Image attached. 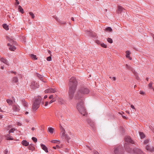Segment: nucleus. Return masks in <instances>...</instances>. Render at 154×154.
<instances>
[{
    "label": "nucleus",
    "instance_id": "1",
    "mask_svg": "<svg viewBox=\"0 0 154 154\" xmlns=\"http://www.w3.org/2000/svg\"><path fill=\"white\" fill-rule=\"evenodd\" d=\"M125 140L126 143H125L124 146L127 152L134 154H146L139 149L135 148L132 149L133 145L135 144V143L130 137H125Z\"/></svg>",
    "mask_w": 154,
    "mask_h": 154
},
{
    "label": "nucleus",
    "instance_id": "2",
    "mask_svg": "<svg viewBox=\"0 0 154 154\" xmlns=\"http://www.w3.org/2000/svg\"><path fill=\"white\" fill-rule=\"evenodd\" d=\"M77 84V81L74 77H72L69 79L68 93L69 97L70 100L72 99L74 96Z\"/></svg>",
    "mask_w": 154,
    "mask_h": 154
},
{
    "label": "nucleus",
    "instance_id": "3",
    "mask_svg": "<svg viewBox=\"0 0 154 154\" xmlns=\"http://www.w3.org/2000/svg\"><path fill=\"white\" fill-rule=\"evenodd\" d=\"M90 92L88 89L85 87H81L77 92L75 96V99H84V95L88 94Z\"/></svg>",
    "mask_w": 154,
    "mask_h": 154
},
{
    "label": "nucleus",
    "instance_id": "4",
    "mask_svg": "<svg viewBox=\"0 0 154 154\" xmlns=\"http://www.w3.org/2000/svg\"><path fill=\"white\" fill-rule=\"evenodd\" d=\"M75 100H79V102L76 105L77 109L81 114H82L84 116H86L87 115V113L84 104V99H79Z\"/></svg>",
    "mask_w": 154,
    "mask_h": 154
},
{
    "label": "nucleus",
    "instance_id": "5",
    "mask_svg": "<svg viewBox=\"0 0 154 154\" xmlns=\"http://www.w3.org/2000/svg\"><path fill=\"white\" fill-rule=\"evenodd\" d=\"M42 100V98L40 96H38L37 97L35 98V102L32 106V108L33 111H35L39 108Z\"/></svg>",
    "mask_w": 154,
    "mask_h": 154
},
{
    "label": "nucleus",
    "instance_id": "6",
    "mask_svg": "<svg viewBox=\"0 0 154 154\" xmlns=\"http://www.w3.org/2000/svg\"><path fill=\"white\" fill-rule=\"evenodd\" d=\"M114 152L115 154H124L123 148L121 146H119L115 149Z\"/></svg>",
    "mask_w": 154,
    "mask_h": 154
},
{
    "label": "nucleus",
    "instance_id": "7",
    "mask_svg": "<svg viewBox=\"0 0 154 154\" xmlns=\"http://www.w3.org/2000/svg\"><path fill=\"white\" fill-rule=\"evenodd\" d=\"M39 85L34 81H32L30 85V88L32 89H36L39 87Z\"/></svg>",
    "mask_w": 154,
    "mask_h": 154
},
{
    "label": "nucleus",
    "instance_id": "8",
    "mask_svg": "<svg viewBox=\"0 0 154 154\" xmlns=\"http://www.w3.org/2000/svg\"><path fill=\"white\" fill-rule=\"evenodd\" d=\"M85 32L86 34L89 37H94L96 35L95 33L91 31L86 30Z\"/></svg>",
    "mask_w": 154,
    "mask_h": 154
},
{
    "label": "nucleus",
    "instance_id": "9",
    "mask_svg": "<svg viewBox=\"0 0 154 154\" xmlns=\"http://www.w3.org/2000/svg\"><path fill=\"white\" fill-rule=\"evenodd\" d=\"M56 91V89L55 88H49L46 89L45 91V93H53Z\"/></svg>",
    "mask_w": 154,
    "mask_h": 154
},
{
    "label": "nucleus",
    "instance_id": "10",
    "mask_svg": "<svg viewBox=\"0 0 154 154\" xmlns=\"http://www.w3.org/2000/svg\"><path fill=\"white\" fill-rule=\"evenodd\" d=\"M146 149L147 150L151 152H154V146H151L150 145H147L146 146Z\"/></svg>",
    "mask_w": 154,
    "mask_h": 154
},
{
    "label": "nucleus",
    "instance_id": "11",
    "mask_svg": "<svg viewBox=\"0 0 154 154\" xmlns=\"http://www.w3.org/2000/svg\"><path fill=\"white\" fill-rule=\"evenodd\" d=\"M7 39L9 41L12 45H17V42L14 41L13 39L11 38L8 37H7Z\"/></svg>",
    "mask_w": 154,
    "mask_h": 154
},
{
    "label": "nucleus",
    "instance_id": "12",
    "mask_svg": "<svg viewBox=\"0 0 154 154\" xmlns=\"http://www.w3.org/2000/svg\"><path fill=\"white\" fill-rule=\"evenodd\" d=\"M88 123L89 124L91 127L94 128L95 125V123L90 119H88L87 120Z\"/></svg>",
    "mask_w": 154,
    "mask_h": 154
},
{
    "label": "nucleus",
    "instance_id": "13",
    "mask_svg": "<svg viewBox=\"0 0 154 154\" xmlns=\"http://www.w3.org/2000/svg\"><path fill=\"white\" fill-rule=\"evenodd\" d=\"M41 146L42 148L44 150L45 152L47 153L48 152V148L45 145L41 144Z\"/></svg>",
    "mask_w": 154,
    "mask_h": 154
},
{
    "label": "nucleus",
    "instance_id": "14",
    "mask_svg": "<svg viewBox=\"0 0 154 154\" xmlns=\"http://www.w3.org/2000/svg\"><path fill=\"white\" fill-rule=\"evenodd\" d=\"M0 60L4 63L5 64H6L8 65H9V63L8 62V61L6 59H5L3 57H1L0 58Z\"/></svg>",
    "mask_w": 154,
    "mask_h": 154
},
{
    "label": "nucleus",
    "instance_id": "15",
    "mask_svg": "<svg viewBox=\"0 0 154 154\" xmlns=\"http://www.w3.org/2000/svg\"><path fill=\"white\" fill-rule=\"evenodd\" d=\"M124 9V8L122 7L121 6H118V10L117 11V13L118 14L121 13V12L123 11V10Z\"/></svg>",
    "mask_w": 154,
    "mask_h": 154
},
{
    "label": "nucleus",
    "instance_id": "16",
    "mask_svg": "<svg viewBox=\"0 0 154 154\" xmlns=\"http://www.w3.org/2000/svg\"><path fill=\"white\" fill-rule=\"evenodd\" d=\"M21 144L23 146H27L29 145V142L26 140H23L21 142Z\"/></svg>",
    "mask_w": 154,
    "mask_h": 154
},
{
    "label": "nucleus",
    "instance_id": "17",
    "mask_svg": "<svg viewBox=\"0 0 154 154\" xmlns=\"http://www.w3.org/2000/svg\"><path fill=\"white\" fill-rule=\"evenodd\" d=\"M126 57L128 58L129 60H131L132 59V58L130 57V55L131 54L130 52L129 51H126Z\"/></svg>",
    "mask_w": 154,
    "mask_h": 154
},
{
    "label": "nucleus",
    "instance_id": "18",
    "mask_svg": "<svg viewBox=\"0 0 154 154\" xmlns=\"http://www.w3.org/2000/svg\"><path fill=\"white\" fill-rule=\"evenodd\" d=\"M34 145L32 144H30L28 147V149L30 150H33L35 149V147L33 146Z\"/></svg>",
    "mask_w": 154,
    "mask_h": 154
},
{
    "label": "nucleus",
    "instance_id": "19",
    "mask_svg": "<svg viewBox=\"0 0 154 154\" xmlns=\"http://www.w3.org/2000/svg\"><path fill=\"white\" fill-rule=\"evenodd\" d=\"M13 109L15 111H18L20 110L19 106L16 105H14L13 107Z\"/></svg>",
    "mask_w": 154,
    "mask_h": 154
},
{
    "label": "nucleus",
    "instance_id": "20",
    "mask_svg": "<svg viewBox=\"0 0 154 154\" xmlns=\"http://www.w3.org/2000/svg\"><path fill=\"white\" fill-rule=\"evenodd\" d=\"M139 133L141 139H143L145 138V136L143 132H139Z\"/></svg>",
    "mask_w": 154,
    "mask_h": 154
},
{
    "label": "nucleus",
    "instance_id": "21",
    "mask_svg": "<svg viewBox=\"0 0 154 154\" xmlns=\"http://www.w3.org/2000/svg\"><path fill=\"white\" fill-rule=\"evenodd\" d=\"M18 10L22 14H23L24 12L23 9L20 5L18 6Z\"/></svg>",
    "mask_w": 154,
    "mask_h": 154
},
{
    "label": "nucleus",
    "instance_id": "22",
    "mask_svg": "<svg viewBox=\"0 0 154 154\" xmlns=\"http://www.w3.org/2000/svg\"><path fill=\"white\" fill-rule=\"evenodd\" d=\"M65 138L66 140L67 141L68 143H69V140L70 139V138L67 134H66L65 135Z\"/></svg>",
    "mask_w": 154,
    "mask_h": 154
},
{
    "label": "nucleus",
    "instance_id": "23",
    "mask_svg": "<svg viewBox=\"0 0 154 154\" xmlns=\"http://www.w3.org/2000/svg\"><path fill=\"white\" fill-rule=\"evenodd\" d=\"M22 102L24 106L25 107H27L28 106V103L25 101V100H22Z\"/></svg>",
    "mask_w": 154,
    "mask_h": 154
},
{
    "label": "nucleus",
    "instance_id": "24",
    "mask_svg": "<svg viewBox=\"0 0 154 154\" xmlns=\"http://www.w3.org/2000/svg\"><path fill=\"white\" fill-rule=\"evenodd\" d=\"M30 56L33 59H34V60H36L37 59V57L36 55L33 54H30Z\"/></svg>",
    "mask_w": 154,
    "mask_h": 154
},
{
    "label": "nucleus",
    "instance_id": "25",
    "mask_svg": "<svg viewBox=\"0 0 154 154\" xmlns=\"http://www.w3.org/2000/svg\"><path fill=\"white\" fill-rule=\"evenodd\" d=\"M2 26L3 28L6 30H8L9 29L8 26L7 25L6 23H4L2 25Z\"/></svg>",
    "mask_w": 154,
    "mask_h": 154
},
{
    "label": "nucleus",
    "instance_id": "26",
    "mask_svg": "<svg viewBox=\"0 0 154 154\" xmlns=\"http://www.w3.org/2000/svg\"><path fill=\"white\" fill-rule=\"evenodd\" d=\"M126 67L128 70L131 71L132 72H133V69L130 66L128 65V64H126L125 65Z\"/></svg>",
    "mask_w": 154,
    "mask_h": 154
},
{
    "label": "nucleus",
    "instance_id": "27",
    "mask_svg": "<svg viewBox=\"0 0 154 154\" xmlns=\"http://www.w3.org/2000/svg\"><path fill=\"white\" fill-rule=\"evenodd\" d=\"M105 30L107 32H112V28L110 27H106Z\"/></svg>",
    "mask_w": 154,
    "mask_h": 154
},
{
    "label": "nucleus",
    "instance_id": "28",
    "mask_svg": "<svg viewBox=\"0 0 154 154\" xmlns=\"http://www.w3.org/2000/svg\"><path fill=\"white\" fill-rule=\"evenodd\" d=\"M12 45L9 48V50L11 51H14L16 48V47L13 45Z\"/></svg>",
    "mask_w": 154,
    "mask_h": 154
},
{
    "label": "nucleus",
    "instance_id": "29",
    "mask_svg": "<svg viewBox=\"0 0 154 154\" xmlns=\"http://www.w3.org/2000/svg\"><path fill=\"white\" fill-rule=\"evenodd\" d=\"M54 129L52 127H49L48 128V131L51 134H52L54 132Z\"/></svg>",
    "mask_w": 154,
    "mask_h": 154
},
{
    "label": "nucleus",
    "instance_id": "30",
    "mask_svg": "<svg viewBox=\"0 0 154 154\" xmlns=\"http://www.w3.org/2000/svg\"><path fill=\"white\" fill-rule=\"evenodd\" d=\"M9 135L8 134H7L6 136V137L7 138L6 139L7 140H13V138L12 137H8Z\"/></svg>",
    "mask_w": 154,
    "mask_h": 154
},
{
    "label": "nucleus",
    "instance_id": "31",
    "mask_svg": "<svg viewBox=\"0 0 154 154\" xmlns=\"http://www.w3.org/2000/svg\"><path fill=\"white\" fill-rule=\"evenodd\" d=\"M18 79L17 77H14L13 79V82L14 83H17L18 82Z\"/></svg>",
    "mask_w": 154,
    "mask_h": 154
},
{
    "label": "nucleus",
    "instance_id": "32",
    "mask_svg": "<svg viewBox=\"0 0 154 154\" xmlns=\"http://www.w3.org/2000/svg\"><path fill=\"white\" fill-rule=\"evenodd\" d=\"M6 101L9 105H12L13 103L12 100H11L7 99L6 100Z\"/></svg>",
    "mask_w": 154,
    "mask_h": 154
},
{
    "label": "nucleus",
    "instance_id": "33",
    "mask_svg": "<svg viewBox=\"0 0 154 154\" xmlns=\"http://www.w3.org/2000/svg\"><path fill=\"white\" fill-rule=\"evenodd\" d=\"M61 128H62V130H63L62 131L63 132L62 134V135L61 137H62V138H63L64 137H65V135L66 134H65V130L63 128L62 126H61Z\"/></svg>",
    "mask_w": 154,
    "mask_h": 154
},
{
    "label": "nucleus",
    "instance_id": "34",
    "mask_svg": "<svg viewBox=\"0 0 154 154\" xmlns=\"http://www.w3.org/2000/svg\"><path fill=\"white\" fill-rule=\"evenodd\" d=\"M134 74L137 80H140V78L138 75V74L136 72H134Z\"/></svg>",
    "mask_w": 154,
    "mask_h": 154
},
{
    "label": "nucleus",
    "instance_id": "35",
    "mask_svg": "<svg viewBox=\"0 0 154 154\" xmlns=\"http://www.w3.org/2000/svg\"><path fill=\"white\" fill-rule=\"evenodd\" d=\"M51 142L52 143H57V144H59L60 143V141L59 140H53L51 141Z\"/></svg>",
    "mask_w": 154,
    "mask_h": 154
},
{
    "label": "nucleus",
    "instance_id": "36",
    "mask_svg": "<svg viewBox=\"0 0 154 154\" xmlns=\"http://www.w3.org/2000/svg\"><path fill=\"white\" fill-rule=\"evenodd\" d=\"M37 77L39 78V79L41 80H43V77L41 75L39 74L38 73H37Z\"/></svg>",
    "mask_w": 154,
    "mask_h": 154
},
{
    "label": "nucleus",
    "instance_id": "37",
    "mask_svg": "<svg viewBox=\"0 0 154 154\" xmlns=\"http://www.w3.org/2000/svg\"><path fill=\"white\" fill-rule=\"evenodd\" d=\"M29 14L32 19L34 18L35 17L34 14L32 12H29Z\"/></svg>",
    "mask_w": 154,
    "mask_h": 154
},
{
    "label": "nucleus",
    "instance_id": "38",
    "mask_svg": "<svg viewBox=\"0 0 154 154\" xmlns=\"http://www.w3.org/2000/svg\"><path fill=\"white\" fill-rule=\"evenodd\" d=\"M107 40L108 42L110 43H112L113 42L112 40L110 38H108L107 39Z\"/></svg>",
    "mask_w": 154,
    "mask_h": 154
},
{
    "label": "nucleus",
    "instance_id": "39",
    "mask_svg": "<svg viewBox=\"0 0 154 154\" xmlns=\"http://www.w3.org/2000/svg\"><path fill=\"white\" fill-rule=\"evenodd\" d=\"M32 139L33 141L35 143H36L37 141V139L35 137H32Z\"/></svg>",
    "mask_w": 154,
    "mask_h": 154
},
{
    "label": "nucleus",
    "instance_id": "40",
    "mask_svg": "<svg viewBox=\"0 0 154 154\" xmlns=\"http://www.w3.org/2000/svg\"><path fill=\"white\" fill-rule=\"evenodd\" d=\"M15 129L14 128H11L9 131V133L10 134L11 133H13Z\"/></svg>",
    "mask_w": 154,
    "mask_h": 154
},
{
    "label": "nucleus",
    "instance_id": "41",
    "mask_svg": "<svg viewBox=\"0 0 154 154\" xmlns=\"http://www.w3.org/2000/svg\"><path fill=\"white\" fill-rule=\"evenodd\" d=\"M101 46L103 47L104 48H106L107 47V45L104 44V43H101L100 44Z\"/></svg>",
    "mask_w": 154,
    "mask_h": 154
},
{
    "label": "nucleus",
    "instance_id": "42",
    "mask_svg": "<svg viewBox=\"0 0 154 154\" xmlns=\"http://www.w3.org/2000/svg\"><path fill=\"white\" fill-rule=\"evenodd\" d=\"M149 142V140L148 139H146L144 140V141L143 142V144H147Z\"/></svg>",
    "mask_w": 154,
    "mask_h": 154
},
{
    "label": "nucleus",
    "instance_id": "43",
    "mask_svg": "<svg viewBox=\"0 0 154 154\" xmlns=\"http://www.w3.org/2000/svg\"><path fill=\"white\" fill-rule=\"evenodd\" d=\"M152 82H150L148 85V86L149 87V88H152Z\"/></svg>",
    "mask_w": 154,
    "mask_h": 154
},
{
    "label": "nucleus",
    "instance_id": "44",
    "mask_svg": "<svg viewBox=\"0 0 154 154\" xmlns=\"http://www.w3.org/2000/svg\"><path fill=\"white\" fill-rule=\"evenodd\" d=\"M54 18L56 19V21H57L58 22H60V20L59 19V18L57 17L56 16H54Z\"/></svg>",
    "mask_w": 154,
    "mask_h": 154
},
{
    "label": "nucleus",
    "instance_id": "45",
    "mask_svg": "<svg viewBox=\"0 0 154 154\" xmlns=\"http://www.w3.org/2000/svg\"><path fill=\"white\" fill-rule=\"evenodd\" d=\"M47 60L48 61H51V56H49L47 58Z\"/></svg>",
    "mask_w": 154,
    "mask_h": 154
},
{
    "label": "nucleus",
    "instance_id": "46",
    "mask_svg": "<svg viewBox=\"0 0 154 154\" xmlns=\"http://www.w3.org/2000/svg\"><path fill=\"white\" fill-rule=\"evenodd\" d=\"M60 23H61V24H66V22L63 21H62L61 20H60V22H58Z\"/></svg>",
    "mask_w": 154,
    "mask_h": 154
},
{
    "label": "nucleus",
    "instance_id": "47",
    "mask_svg": "<svg viewBox=\"0 0 154 154\" xmlns=\"http://www.w3.org/2000/svg\"><path fill=\"white\" fill-rule=\"evenodd\" d=\"M16 1L15 5H17L20 3L18 1V0H15Z\"/></svg>",
    "mask_w": 154,
    "mask_h": 154
},
{
    "label": "nucleus",
    "instance_id": "48",
    "mask_svg": "<svg viewBox=\"0 0 154 154\" xmlns=\"http://www.w3.org/2000/svg\"><path fill=\"white\" fill-rule=\"evenodd\" d=\"M94 154H99V153L96 150H94L93 151Z\"/></svg>",
    "mask_w": 154,
    "mask_h": 154
},
{
    "label": "nucleus",
    "instance_id": "49",
    "mask_svg": "<svg viewBox=\"0 0 154 154\" xmlns=\"http://www.w3.org/2000/svg\"><path fill=\"white\" fill-rule=\"evenodd\" d=\"M54 101H55V100H54V98H53L52 99V100H51L50 101V102H49V103L50 104L51 103H52L53 102H54Z\"/></svg>",
    "mask_w": 154,
    "mask_h": 154
},
{
    "label": "nucleus",
    "instance_id": "50",
    "mask_svg": "<svg viewBox=\"0 0 154 154\" xmlns=\"http://www.w3.org/2000/svg\"><path fill=\"white\" fill-rule=\"evenodd\" d=\"M140 94L142 95H144L145 94V92H144L143 91H140Z\"/></svg>",
    "mask_w": 154,
    "mask_h": 154
},
{
    "label": "nucleus",
    "instance_id": "51",
    "mask_svg": "<svg viewBox=\"0 0 154 154\" xmlns=\"http://www.w3.org/2000/svg\"><path fill=\"white\" fill-rule=\"evenodd\" d=\"M4 152L5 154H8V151L7 149H6L4 151Z\"/></svg>",
    "mask_w": 154,
    "mask_h": 154
},
{
    "label": "nucleus",
    "instance_id": "52",
    "mask_svg": "<svg viewBox=\"0 0 154 154\" xmlns=\"http://www.w3.org/2000/svg\"><path fill=\"white\" fill-rule=\"evenodd\" d=\"M96 43L98 44H99L100 43V42L98 40L96 41Z\"/></svg>",
    "mask_w": 154,
    "mask_h": 154
},
{
    "label": "nucleus",
    "instance_id": "53",
    "mask_svg": "<svg viewBox=\"0 0 154 154\" xmlns=\"http://www.w3.org/2000/svg\"><path fill=\"white\" fill-rule=\"evenodd\" d=\"M53 95H51L49 97V98L50 99H51L52 98H53Z\"/></svg>",
    "mask_w": 154,
    "mask_h": 154
},
{
    "label": "nucleus",
    "instance_id": "54",
    "mask_svg": "<svg viewBox=\"0 0 154 154\" xmlns=\"http://www.w3.org/2000/svg\"><path fill=\"white\" fill-rule=\"evenodd\" d=\"M110 78H111V77H110ZM112 79L114 81H115V80H116V78L115 77H112Z\"/></svg>",
    "mask_w": 154,
    "mask_h": 154
},
{
    "label": "nucleus",
    "instance_id": "55",
    "mask_svg": "<svg viewBox=\"0 0 154 154\" xmlns=\"http://www.w3.org/2000/svg\"><path fill=\"white\" fill-rule=\"evenodd\" d=\"M131 107L133 109H135L134 106L132 105H131Z\"/></svg>",
    "mask_w": 154,
    "mask_h": 154
},
{
    "label": "nucleus",
    "instance_id": "56",
    "mask_svg": "<svg viewBox=\"0 0 154 154\" xmlns=\"http://www.w3.org/2000/svg\"><path fill=\"white\" fill-rule=\"evenodd\" d=\"M48 101L46 102H45V106H47L48 105Z\"/></svg>",
    "mask_w": 154,
    "mask_h": 154
},
{
    "label": "nucleus",
    "instance_id": "57",
    "mask_svg": "<svg viewBox=\"0 0 154 154\" xmlns=\"http://www.w3.org/2000/svg\"><path fill=\"white\" fill-rule=\"evenodd\" d=\"M122 118L125 119H127V117L125 116L122 115Z\"/></svg>",
    "mask_w": 154,
    "mask_h": 154
},
{
    "label": "nucleus",
    "instance_id": "58",
    "mask_svg": "<svg viewBox=\"0 0 154 154\" xmlns=\"http://www.w3.org/2000/svg\"><path fill=\"white\" fill-rule=\"evenodd\" d=\"M11 73H14L15 74H16V72H14L13 71H11Z\"/></svg>",
    "mask_w": 154,
    "mask_h": 154
},
{
    "label": "nucleus",
    "instance_id": "59",
    "mask_svg": "<svg viewBox=\"0 0 154 154\" xmlns=\"http://www.w3.org/2000/svg\"><path fill=\"white\" fill-rule=\"evenodd\" d=\"M56 146V148H57L59 149L60 148V146L58 145H57Z\"/></svg>",
    "mask_w": 154,
    "mask_h": 154
},
{
    "label": "nucleus",
    "instance_id": "60",
    "mask_svg": "<svg viewBox=\"0 0 154 154\" xmlns=\"http://www.w3.org/2000/svg\"><path fill=\"white\" fill-rule=\"evenodd\" d=\"M7 45L8 46H10V47H11V46L12 45H11V43H8L7 44Z\"/></svg>",
    "mask_w": 154,
    "mask_h": 154
},
{
    "label": "nucleus",
    "instance_id": "61",
    "mask_svg": "<svg viewBox=\"0 0 154 154\" xmlns=\"http://www.w3.org/2000/svg\"><path fill=\"white\" fill-rule=\"evenodd\" d=\"M87 147H88L89 149L90 150H92V149H91L90 147H89V146H87Z\"/></svg>",
    "mask_w": 154,
    "mask_h": 154
},
{
    "label": "nucleus",
    "instance_id": "62",
    "mask_svg": "<svg viewBox=\"0 0 154 154\" xmlns=\"http://www.w3.org/2000/svg\"><path fill=\"white\" fill-rule=\"evenodd\" d=\"M47 97V95H45L44 97V99H46Z\"/></svg>",
    "mask_w": 154,
    "mask_h": 154
},
{
    "label": "nucleus",
    "instance_id": "63",
    "mask_svg": "<svg viewBox=\"0 0 154 154\" xmlns=\"http://www.w3.org/2000/svg\"><path fill=\"white\" fill-rule=\"evenodd\" d=\"M71 20L73 21H74V18L73 17H72L71 18Z\"/></svg>",
    "mask_w": 154,
    "mask_h": 154
},
{
    "label": "nucleus",
    "instance_id": "64",
    "mask_svg": "<svg viewBox=\"0 0 154 154\" xmlns=\"http://www.w3.org/2000/svg\"><path fill=\"white\" fill-rule=\"evenodd\" d=\"M28 113H29L28 112H27V111L26 112H25V114H26V115H27V114H28Z\"/></svg>",
    "mask_w": 154,
    "mask_h": 154
}]
</instances>
